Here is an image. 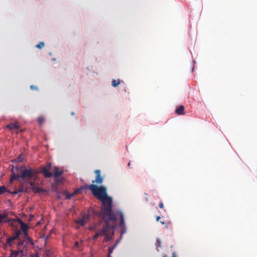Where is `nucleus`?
I'll use <instances>...</instances> for the list:
<instances>
[{
  "mask_svg": "<svg viewBox=\"0 0 257 257\" xmlns=\"http://www.w3.org/2000/svg\"><path fill=\"white\" fill-rule=\"evenodd\" d=\"M92 194L101 202V208L99 216L104 218H109L111 221H115V215L112 212V198L107 195L105 186L98 187L96 185L91 184L88 187Z\"/></svg>",
  "mask_w": 257,
  "mask_h": 257,
  "instance_id": "1",
  "label": "nucleus"
},
{
  "mask_svg": "<svg viewBox=\"0 0 257 257\" xmlns=\"http://www.w3.org/2000/svg\"><path fill=\"white\" fill-rule=\"evenodd\" d=\"M99 217L101 220V224L102 226L101 228H98L97 225L94 224L90 227V230L96 232L92 239H95L100 236H104L103 241L107 242L112 239L114 235V228L116 227L117 219L116 217H115V221L112 222L109 218H104L100 216Z\"/></svg>",
  "mask_w": 257,
  "mask_h": 257,
  "instance_id": "2",
  "label": "nucleus"
},
{
  "mask_svg": "<svg viewBox=\"0 0 257 257\" xmlns=\"http://www.w3.org/2000/svg\"><path fill=\"white\" fill-rule=\"evenodd\" d=\"M51 170H52L51 164L48 163L42 168L41 172L45 176V177L50 178L54 176L56 180L58 181V178L62 175L63 171L56 166L54 167L53 173L50 172Z\"/></svg>",
  "mask_w": 257,
  "mask_h": 257,
  "instance_id": "3",
  "label": "nucleus"
},
{
  "mask_svg": "<svg viewBox=\"0 0 257 257\" xmlns=\"http://www.w3.org/2000/svg\"><path fill=\"white\" fill-rule=\"evenodd\" d=\"M19 172V174H16L13 172L11 178V181L17 179H23L25 178L31 179L34 176L35 173L34 170L32 169H28L25 168L24 169L23 168H21Z\"/></svg>",
  "mask_w": 257,
  "mask_h": 257,
  "instance_id": "4",
  "label": "nucleus"
},
{
  "mask_svg": "<svg viewBox=\"0 0 257 257\" xmlns=\"http://www.w3.org/2000/svg\"><path fill=\"white\" fill-rule=\"evenodd\" d=\"M117 213L119 215L120 217V222L118 224V226L120 228V235L119 239L121 240L123 234H124L126 231V227L125 224L124 217L123 212L120 210H118L117 211Z\"/></svg>",
  "mask_w": 257,
  "mask_h": 257,
  "instance_id": "5",
  "label": "nucleus"
},
{
  "mask_svg": "<svg viewBox=\"0 0 257 257\" xmlns=\"http://www.w3.org/2000/svg\"><path fill=\"white\" fill-rule=\"evenodd\" d=\"M95 173L96 174V178L94 180H92V183L98 184L102 183L103 178L100 175V171L99 170H96L95 171Z\"/></svg>",
  "mask_w": 257,
  "mask_h": 257,
  "instance_id": "6",
  "label": "nucleus"
},
{
  "mask_svg": "<svg viewBox=\"0 0 257 257\" xmlns=\"http://www.w3.org/2000/svg\"><path fill=\"white\" fill-rule=\"evenodd\" d=\"M89 218L88 214L84 215L83 217L78 219L76 222L81 226H83Z\"/></svg>",
  "mask_w": 257,
  "mask_h": 257,
  "instance_id": "7",
  "label": "nucleus"
},
{
  "mask_svg": "<svg viewBox=\"0 0 257 257\" xmlns=\"http://www.w3.org/2000/svg\"><path fill=\"white\" fill-rule=\"evenodd\" d=\"M19 236H20V233H19V232L16 233L14 236L7 238V243L9 245H11L12 242L14 240L19 238Z\"/></svg>",
  "mask_w": 257,
  "mask_h": 257,
  "instance_id": "8",
  "label": "nucleus"
},
{
  "mask_svg": "<svg viewBox=\"0 0 257 257\" xmlns=\"http://www.w3.org/2000/svg\"><path fill=\"white\" fill-rule=\"evenodd\" d=\"M7 127L11 130H18L19 126L17 123H11L7 125Z\"/></svg>",
  "mask_w": 257,
  "mask_h": 257,
  "instance_id": "9",
  "label": "nucleus"
},
{
  "mask_svg": "<svg viewBox=\"0 0 257 257\" xmlns=\"http://www.w3.org/2000/svg\"><path fill=\"white\" fill-rule=\"evenodd\" d=\"M120 241V239L116 240L114 245L108 247L109 254H111L112 253L113 249L116 247V246L118 244Z\"/></svg>",
  "mask_w": 257,
  "mask_h": 257,
  "instance_id": "10",
  "label": "nucleus"
},
{
  "mask_svg": "<svg viewBox=\"0 0 257 257\" xmlns=\"http://www.w3.org/2000/svg\"><path fill=\"white\" fill-rule=\"evenodd\" d=\"M30 185L33 191H34L36 192H39L41 191V189H40L39 187L37 186V185L35 184L32 182H30Z\"/></svg>",
  "mask_w": 257,
  "mask_h": 257,
  "instance_id": "11",
  "label": "nucleus"
},
{
  "mask_svg": "<svg viewBox=\"0 0 257 257\" xmlns=\"http://www.w3.org/2000/svg\"><path fill=\"white\" fill-rule=\"evenodd\" d=\"M83 243V240L80 241V243L78 241H76L74 244V248H77L79 250H81L82 249L81 248V244H82Z\"/></svg>",
  "mask_w": 257,
  "mask_h": 257,
  "instance_id": "12",
  "label": "nucleus"
},
{
  "mask_svg": "<svg viewBox=\"0 0 257 257\" xmlns=\"http://www.w3.org/2000/svg\"><path fill=\"white\" fill-rule=\"evenodd\" d=\"M184 107L183 106H180L178 107L176 109V112L177 114L181 115L183 114L184 111Z\"/></svg>",
  "mask_w": 257,
  "mask_h": 257,
  "instance_id": "13",
  "label": "nucleus"
},
{
  "mask_svg": "<svg viewBox=\"0 0 257 257\" xmlns=\"http://www.w3.org/2000/svg\"><path fill=\"white\" fill-rule=\"evenodd\" d=\"M21 229L25 235L27 234L28 227L26 224L23 223L21 225Z\"/></svg>",
  "mask_w": 257,
  "mask_h": 257,
  "instance_id": "14",
  "label": "nucleus"
},
{
  "mask_svg": "<svg viewBox=\"0 0 257 257\" xmlns=\"http://www.w3.org/2000/svg\"><path fill=\"white\" fill-rule=\"evenodd\" d=\"M120 83V81L119 79H118L117 81L115 79H112L111 81V85L113 87L117 86Z\"/></svg>",
  "mask_w": 257,
  "mask_h": 257,
  "instance_id": "15",
  "label": "nucleus"
},
{
  "mask_svg": "<svg viewBox=\"0 0 257 257\" xmlns=\"http://www.w3.org/2000/svg\"><path fill=\"white\" fill-rule=\"evenodd\" d=\"M44 46L45 43L43 42H40L38 44L36 45L35 47L39 49H41Z\"/></svg>",
  "mask_w": 257,
  "mask_h": 257,
  "instance_id": "16",
  "label": "nucleus"
},
{
  "mask_svg": "<svg viewBox=\"0 0 257 257\" xmlns=\"http://www.w3.org/2000/svg\"><path fill=\"white\" fill-rule=\"evenodd\" d=\"M44 121L45 118L42 116L39 117L38 118V122L40 125H42V123L44 122Z\"/></svg>",
  "mask_w": 257,
  "mask_h": 257,
  "instance_id": "17",
  "label": "nucleus"
},
{
  "mask_svg": "<svg viewBox=\"0 0 257 257\" xmlns=\"http://www.w3.org/2000/svg\"><path fill=\"white\" fill-rule=\"evenodd\" d=\"M7 191V189L5 186H2L0 187V194L6 192Z\"/></svg>",
  "mask_w": 257,
  "mask_h": 257,
  "instance_id": "18",
  "label": "nucleus"
},
{
  "mask_svg": "<svg viewBox=\"0 0 257 257\" xmlns=\"http://www.w3.org/2000/svg\"><path fill=\"white\" fill-rule=\"evenodd\" d=\"M18 251L19 252V256H20L25 255V254L26 253V251H25L24 250H19Z\"/></svg>",
  "mask_w": 257,
  "mask_h": 257,
  "instance_id": "19",
  "label": "nucleus"
},
{
  "mask_svg": "<svg viewBox=\"0 0 257 257\" xmlns=\"http://www.w3.org/2000/svg\"><path fill=\"white\" fill-rule=\"evenodd\" d=\"M86 69L88 70L89 72H92V73H96V72H95L94 70L93 69L92 67L87 66V67H86Z\"/></svg>",
  "mask_w": 257,
  "mask_h": 257,
  "instance_id": "20",
  "label": "nucleus"
},
{
  "mask_svg": "<svg viewBox=\"0 0 257 257\" xmlns=\"http://www.w3.org/2000/svg\"><path fill=\"white\" fill-rule=\"evenodd\" d=\"M24 159V157L22 155H20L17 159L16 161L18 162H22Z\"/></svg>",
  "mask_w": 257,
  "mask_h": 257,
  "instance_id": "21",
  "label": "nucleus"
},
{
  "mask_svg": "<svg viewBox=\"0 0 257 257\" xmlns=\"http://www.w3.org/2000/svg\"><path fill=\"white\" fill-rule=\"evenodd\" d=\"M5 218V216L0 214V223L3 222V219Z\"/></svg>",
  "mask_w": 257,
  "mask_h": 257,
  "instance_id": "22",
  "label": "nucleus"
},
{
  "mask_svg": "<svg viewBox=\"0 0 257 257\" xmlns=\"http://www.w3.org/2000/svg\"><path fill=\"white\" fill-rule=\"evenodd\" d=\"M45 254L47 256H49L50 254V252L49 250L46 249L45 251Z\"/></svg>",
  "mask_w": 257,
  "mask_h": 257,
  "instance_id": "23",
  "label": "nucleus"
},
{
  "mask_svg": "<svg viewBox=\"0 0 257 257\" xmlns=\"http://www.w3.org/2000/svg\"><path fill=\"white\" fill-rule=\"evenodd\" d=\"M30 88L32 90H35V89H37V87L36 86H35L34 85H31L30 86Z\"/></svg>",
  "mask_w": 257,
  "mask_h": 257,
  "instance_id": "24",
  "label": "nucleus"
},
{
  "mask_svg": "<svg viewBox=\"0 0 257 257\" xmlns=\"http://www.w3.org/2000/svg\"><path fill=\"white\" fill-rule=\"evenodd\" d=\"M159 206L160 208H163V204L162 202L160 203L159 205Z\"/></svg>",
  "mask_w": 257,
  "mask_h": 257,
  "instance_id": "25",
  "label": "nucleus"
},
{
  "mask_svg": "<svg viewBox=\"0 0 257 257\" xmlns=\"http://www.w3.org/2000/svg\"><path fill=\"white\" fill-rule=\"evenodd\" d=\"M31 257H39L38 253H35L34 255H32Z\"/></svg>",
  "mask_w": 257,
  "mask_h": 257,
  "instance_id": "26",
  "label": "nucleus"
},
{
  "mask_svg": "<svg viewBox=\"0 0 257 257\" xmlns=\"http://www.w3.org/2000/svg\"><path fill=\"white\" fill-rule=\"evenodd\" d=\"M160 243V242L159 240H157L156 241V244H157V246H158L159 244Z\"/></svg>",
  "mask_w": 257,
  "mask_h": 257,
  "instance_id": "27",
  "label": "nucleus"
},
{
  "mask_svg": "<svg viewBox=\"0 0 257 257\" xmlns=\"http://www.w3.org/2000/svg\"><path fill=\"white\" fill-rule=\"evenodd\" d=\"M160 219V216H157V218H156V219H157V221H159Z\"/></svg>",
  "mask_w": 257,
  "mask_h": 257,
  "instance_id": "28",
  "label": "nucleus"
},
{
  "mask_svg": "<svg viewBox=\"0 0 257 257\" xmlns=\"http://www.w3.org/2000/svg\"><path fill=\"white\" fill-rule=\"evenodd\" d=\"M107 257H112L111 254H109V252L108 253Z\"/></svg>",
  "mask_w": 257,
  "mask_h": 257,
  "instance_id": "29",
  "label": "nucleus"
},
{
  "mask_svg": "<svg viewBox=\"0 0 257 257\" xmlns=\"http://www.w3.org/2000/svg\"><path fill=\"white\" fill-rule=\"evenodd\" d=\"M20 192V190H19L18 191L14 192V194H17L18 192Z\"/></svg>",
  "mask_w": 257,
  "mask_h": 257,
  "instance_id": "30",
  "label": "nucleus"
},
{
  "mask_svg": "<svg viewBox=\"0 0 257 257\" xmlns=\"http://www.w3.org/2000/svg\"><path fill=\"white\" fill-rule=\"evenodd\" d=\"M40 224H41L40 222H38L37 223V225H40Z\"/></svg>",
  "mask_w": 257,
  "mask_h": 257,
  "instance_id": "31",
  "label": "nucleus"
},
{
  "mask_svg": "<svg viewBox=\"0 0 257 257\" xmlns=\"http://www.w3.org/2000/svg\"><path fill=\"white\" fill-rule=\"evenodd\" d=\"M70 196H71V195H68V196H67V198H70Z\"/></svg>",
  "mask_w": 257,
  "mask_h": 257,
  "instance_id": "32",
  "label": "nucleus"
},
{
  "mask_svg": "<svg viewBox=\"0 0 257 257\" xmlns=\"http://www.w3.org/2000/svg\"><path fill=\"white\" fill-rule=\"evenodd\" d=\"M161 223L162 224H164V222L163 221H161Z\"/></svg>",
  "mask_w": 257,
  "mask_h": 257,
  "instance_id": "33",
  "label": "nucleus"
},
{
  "mask_svg": "<svg viewBox=\"0 0 257 257\" xmlns=\"http://www.w3.org/2000/svg\"><path fill=\"white\" fill-rule=\"evenodd\" d=\"M71 114H72V115H74V112H72L71 113Z\"/></svg>",
  "mask_w": 257,
  "mask_h": 257,
  "instance_id": "34",
  "label": "nucleus"
},
{
  "mask_svg": "<svg viewBox=\"0 0 257 257\" xmlns=\"http://www.w3.org/2000/svg\"><path fill=\"white\" fill-rule=\"evenodd\" d=\"M128 166L130 165V163L129 162L128 164Z\"/></svg>",
  "mask_w": 257,
  "mask_h": 257,
  "instance_id": "35",
  "label": "nucleus"
}]
</instances>
